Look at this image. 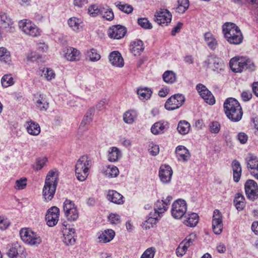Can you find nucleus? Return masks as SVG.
Returning a JSON list of instances; mask_svg holds the SVG:
<instances>
[{
  "label": "nucleus",
  "mask_w": 258,
  "mask_h": 258,
  "mask_svg": "<svg viewBox=\"0 0 258 258\" xmlns=\"http://www.w3.org/2000/svg\"><path fill=\"white\" fill-rule=\"evenodd\" d=\"M224 110L227 118L232 122L240 121L243 111L239 102L233 98L226 99L223 104Z\"/></svg>",
  "instance_id": "nucleus-1"
},
{
  "label": "nucleus",
  "mask_w": 258,
  "mask_h": 258,
  "mask_svg": "<svg viewBox=\"0 0 258 258\" xmlns=\"http://www.w3.org/2000/svg\"><path fill=\"white\" fill-rule=\"evenodd\" d=\"M225 38L230 44L238 45L243 41V35L239 27L234 23L227 22L222 26Z\"/></svg>",
  "instance_id": "nucleus-2"
},
{
  "label": "nucleus",
  "mask_w": 258,
  "mask_h": 258,
  "mask_svg": "<svg viewBox=\"0 0 258 258\" xmlns=\"http://www.w3.org/2000/svg\"><path fill=\"white\" fill-rule=\"evenodd\" d=\"M58 174L56 170H50L48 173L44 187L42 190V195L44 201L48 202L51 201L54 196L56 186L58 182Z\"/></svg>",
  "instance_id": "nucleus-3"
},
{
  "label": "nucleus",
  "mask_w": 258,
  "mask_h": 258,
  "mask_svg": "<svg viewBox=\"0 0 258 258\" xmlns=\"http://www.w3.org/2000/svg\"><path fill=\"white\" fill-rule=\"evenodd\" d=\"M92 164V160L87 155H83L78 160L75 166V173L79 180L83 181L87 178Z\"/></svg>",
  "instance_id": "nucleus-4"
},
{
  "label": "nucleus",
  "mask_w": 258,
  "mask_h": 258,
  "mask_svg": "<svg viewBox=\"0 0 258 258\" xmlns=\"http://www.w3.org/2000/svg\"><path fill=\"white\" fill-rule=\"evenodd\" d=\"M231 70L234 73H241L244 70L252 72L255 70L253 62L246 57L235 56L229 62Z\"/></svg>",
  "instance_id": "nucleus-5"
},
{
  "label": "nucleus",
  "mask_w": 258,
  "mask_h": 258,
  "mask_svg": "<svg viewBox=\"0 0 258 258\" xmlns=\"http://www.w3.org/2000/svg\"><path fill=\"white\" fill-rule=\"evenodd\" d=\"M19 27L26 35L37 37L41 35V30L32 21L24 19L19 22Z\"/></svg>",
  "instance_id": "nucleus-6"
},
{
  "label": "nucleus",
  "mask_w": 258,
  "mask_h": 258,
  "mask_svg": "<svg viewBox=\"0 0 258 258\" xmlns=\"http://www.w3.org/2000/svg\"><path fill=\"white\" fill-rule=\"evenodd\" d=\"M20 235L25 243L32 246H37L42 242L40 235L29 229H22L20 231Z\"/></svg>",
  "instance_id": "nucleus-7"
},
{
  "label": "nucleus",
  "mask_w": 258,
  "mask_h": 258,
  "mask_svg": "<svg viewBox=\"0 0 258 258\" xmlns=\"http://www.w3.org/2000/svg\"><path fill=\"white\" fill-rule=\"evenodd\" d=\"M186 211L187 204L184 200L178 199L172 204L171 212L175 219H181L185 215Z\"/></svg>",
  "instance_id": "nucleus-8"
},
{
  "label": "nucleus",
  "mask_w": 258,
  "mask_h": 258,
  "mask_svg": "<svg viewBox=\"0 0 258 258\" xmlns=\"http://www.w3.org/2000/svg\"><path fill=\"white\" fill-rule=\"evenodd\" d=\"M185 98L182 94L171 96L165 103V108L168 110H173L180 107L185 102Z\"/></svg>",
  "instance_id": "nucleus-9"
},
{
  "label": "nucleus",
  "mask_w": 258,
  "mask_h": 258,
  "mask_svg": "<svg viewBox=\"0 0 258 258\" xmlns=\"http://www.w3.org/2000/svg\"><path fill=\"white\" fill-rule=\"evenodd\" d=\"M205 64L207 65L208 69L218 73L224 70L225 68L223 60L215 55L209 56L205 61Z\"/></svg>",
  "instance_id": "nucleus-10"
},
{
  "label": "nucleus",
  "mask_w": 258,
  "mask_h": 258,
  "mask_svg": "<svg viewBox=\"0 0 258 258\" xmlns=\"http://www.w3.org/2000/svg\"><path fill=\"white\" fill-rule=\"evenodd\" d=\"M63 211L65 216L70 221H75L78 217V212L74 202L66 199L63 203Z\"/></svg>",
  "instance_id": "nucleus-11"
},
{
  "label": "nucleus",
  "mask_w": 258,
  "mask_h": 258,
  "mask_svg": "<svg viewBox=\"0 0 258 258\" xmlns=\"http://www.w3.org/2000/svg\"><path fill=\"white\" fill-rule=\"evenodd\" d=\"M244 188L247 198L251 201L258 198V186L257 183L253 180H247L245 184Z\"/></svg>",
  "instance_id": "nucleus-12"
},
{
  "label": "nucleus",
  "mask_w": 258,
  "mask_h": 258,
  "mask_svg": "<svg viewBox=\"0 0 258 258\" xmlns=\"http://www.w3.org/2000/svg\"><path fill=\"white\" fill-rule=\"evenodd\" d=\"M59 210L56 207H52L47 212L45 220L47 224L49 227L55 225L58 221Z\"/></svg>",
  "instance_id": "nucleus-13"
},
{
  "label": "nucleus",
  "mask_w": 258,
  "mask_h": 258,
  "mask_svg": "<svg viewBox=\"0 0 258 258\" xmlns=\"http://www.w3.org/2000/svg\"><path fill=\"white\" fill-rule=\"evenodd\" d=\"M155 21L159 25H167L172 18L171 13L166 9H160L155 14Z\"/></svg>",
  "instance_id": "nucleus-14"
},
{
  "label": "nucleus",
  "mask_w": 258,
  "mask_h": 258,
  "mask_svg": "<svg viewBox=\"0 0 258 258\" xmlns=\"http://www.w3.org/2000/svg\"><path fill=\"white\" fill-rule=\"evenodd\" d=\"M196 89L206 103L210 105H213L215 103L213 95L205 86L198 84L196 86Z\"/></svg>",
  "instance_id": "nucleus-15"
},
{
  "label": "nucleus",
  "mask_w": 258,
  "mask_h": 258,
  "mask_svg": "<svg viewBox=\"0 0 258 258\" xmlns=\"http://www.w3.org/2000/svg\"><path fill=\"white\" fill-rule=\"evenodd\" d=\"M126 33L125 27L120 25H113L109 28L107 31L110 38L120 39L123 38Z\"/></svg>",
  "instance_id": "nucleus-16"
},
{
  "label": "nucleus",
  "mask_w": 258,
  "mask_h": 258,
  "mask_svg": "<svg viewBox=\"0 0 258 258\" xmlns=\"http://www.w3.org/2000/svg\"><path fill=\"white\" fill-rule=\"evenodd\" d=\"M173 174L171 167L168 165H162L159 171V176L160 180L163 183L170 182Z\"/></svg>",
  "instance_id": "nucleus-17"
},
{
  "label": "nucleus",
  "mask_w": 258,
  "mask_h": 258,
  "mask_svg": "<svg viewBox=\"0 0 258 258\" xmlns=\"http://www.w3.org/2000/svg\"><path fill=\"white\" fill-rule=\"evenodd\" d=\"M7 255L10 258H26L27 253L23 247L15 244L10 248Z\"/></svg>",
  "instance_id": "nucleus-18"
},
{
  "label": "nucleus",
  "mask_w": 258,
  "mask_h": 258,
  "mask_svg": "<svg viewBox=\"0 0 258 258\" xmlns=\"http://www.w3.org/2000/svg\"><path fill=\"white\" fill-rule=\"evenodd\" d=\"M168 128L169 123L167 121L160 120L152 125L151 132L154 135H158L164 133Z\"/></svg>",
  "instance_id": "nucleus-19"
},
{
  "label": "nucleus",
  "mask_w": 258,
  "mask_h": 258,
  "mask_svg": "<svg viewBox=\"0 0 258 258\" xmlns=\"http://www.w3.org/2000/svg\"><path fill=\"white\" fill-rule=\"evenodd\" d=\"M64 57L69 61H78L80 59V51L72 47H68L63 50Z\"/></svg>",
  "instance_id": "nucleus-20"
},
{
  "label": "nucleus",
  "mask_w": 258,
  "mask_h": 258,
  "mask_svg": "<svg viewBox=\"0 0 258 258\" xmlns=\"http://www.w3.org/2000/svg\"><path fill=\"white\" fill-rule=\"evenodd\" d=\"M110 63L114 66L122 68L124 66V60L120 52L118 51L111 52L109 55Z\"/></svg>",
  "instance_id": "nucleus-21"
},
{
  "label": "nucleus",
  "mask_w": 258,
  "mask_h": 258,
  "mask_svg": "<svg viewBox=\"0 0 258 258\" xmlns=\"http://www.w3.org/2000/svg\"><path fill=\"white\" fill-rule=\"evenodd\" d=\"M246 168L249 172L258 166V157L254 154L249 153L245 158Z\"/></svg>",
  "instance_id": "nucleus-22"
},
{
  "label": "nucleus",
  "mask_w": 258,
  "mask_h": 258,
  "mask_svg": "<svg viewBox=\"0 0 258 258\" xmlns=\"http://www.w3.org/2000/svg\"><path fill=\"white\" fill-rule=\"evenodd\" d=\"M175 152L176 157L180 161L187 162L190 157L188 150L183 146H177Z\"/></svg>",
  "instance_id": "nucleus-23"
},
{
  "label": "nucleus",
  "mask_w": 258,
  "mask_h": 258,
  "mask_svg": "<svg viewBox=\"0 0 258 258\" xmlns=\"http://www.w3.org/2000/svg\"><path fill=\"white\" fill-rule=\"evenodd\" d=\"M107 198L110 202L117 205H122L124 203L123 197L114 190H109Z\"/></svg>",
  "instance_id": "nucleus-24"
},
{
  "label": "nucleus",
  "mask_w": 258,
  "mask_h": 258,
  "mask_svg": "<svg viewBox=\"0 0 258 258\" xmlns=\"http://www.w3.org/2000/svg\"><path fill=\"white\" fill-rule=\"evenodd\" d=\"M115 236V232L112 229H106L98 233L99 242L107 243L113 239Z\"/></svg>",
  "instance_id": "nucleus-25"
},
{
  "label": "nucleus",
  "mask_w": 258,
  "mask_h": 258,
  "mask_svg": "<svg viewBox=\"0 0 258 258\" xmlns=\"http://www.w3.org/2000/svg\"><path fill=\"white\" fill-rule=\"evenodd\" d=\"M231 168L233 171V180L238 182L241 177L242 168L240 162L237 160H234L231 163Z\"/></svg>",
  "instance_id": "nucleus-26"
},
{
  "label": "nucleus",
  "mask_w": 258,
  "mask_h": 258,
  "mask_svg": "<svg viewBox=\"0 0 258 258\" xmlns=\"http://www.w3.org/2000/svg\"><path fill=\"white\" fill-rule=\"evenodd\" d=\"M144 49V44L141 40H136L131 43L130 50L135 55H140Z\"/></svg>",
  "instance_id": "nucleus-27"
},
{
  "label": "nucleus",
  "mask_w": 258,
  "mask_h": 258,
  "mask_svg": "<svg viewBox=\"0 0 258 258\" xmlns=\"http://www.w3.org/2000/svg\"><path fill=\"white\" fill-rule=\"evenodd\" d=\"M75 230L74 228L69 229V231H67L63 233V241L67 245H72L75 243L76 239Z\"/></svg>",
  "instance_id": "nucleus-28"
},
{
  "label": "nucleus",
  "mask_w": 258,
  "mask_h": 258,
  "mask_svg": "<svg viewBox=\"0 0 258 258\" xmlns=\"http://www.w3.org/2000/svg\"><path fill=\"white\" fill-rule=\"evenodd\" d=\"M137 116V111L134 109H130L123 113V120L127 124H132L136 121Z\"/></svg>",
  "instance_id": "nucleus-29"
},
{
  "label": "nucleus",
  "mask_w": 258,
  "mask_h": 258,
  "mask_svg": "<svg viewBox=\"0 0 258 258\" xmlns=\"http://www.w3.org/2000/svg\"><path fill=\"white\" fill-rule=\"evenodd\" d=\"M121 152L116 147H112L108 151V159L111 162L117 161L121 157Z\"/></svg>",
  "instance_id": "nucleus-30"
},
{
  "label": "nucleus",
  "mask_w": 258,
  "mask_h": 258,
  "mask_svg": "<svg viewBox=\"0 0 258 258\" xmlns=\"http://www.w3.org/2000/svg\"><path fill=\"white\" fill-rule=\"evenodd\" d=\"M26 129L28 133L33 136H37L40 132L39 124L32 120L27 122Z\"/></svg>",
  "instance_id": "nucleus-31"
},
{
  "label": "nucleus",
  "mask_w": 258,
  "mask_h": 258,
  "mask_svg": "<svg viewBox=\"0 0 258 258\" xmlns=\"http://www.w3.org/2000/svg\"><path fill=\"white\" fill-rule=\"evenodd\" d=\"M205 41L211 50H215L217 46V41L211 32H207L204 35Z\"/></svg>",
  "instance_id": "nucleus-32"
},
{
  "label": "nucleus",
  "mask_w": 258,
  "mask_h": 258,
  "mask_svg": "<svg viewBox=\"0 0 258 258\" xmlns=\"http://www.w3.org/2000/svg\"><path fill=\"white\" fill-rule=\"evenodd\" d=\"M152 94L151 89L147 87L139 88L137 90V94L139 99L142 101L150 99Z\"/></svg>",
  "instance_id": "nucleus-33"
},
{
  "label": "nucleus",
  "mask_w": 258,
  "mask_h": 258,
  "mask_svg": "<svg viewBox=\"0 0 258 258\" xmlns=\"http://www.w3.org/2000/svg\"><path fill=\"white\" fill-rule=\"evenodd\" d=\"M168 207L164 200H158L154 205L155 214L160 216V214L164 213L168 209Z\"/></svg>",
  "instance_id": "nucleus-34"
},
{
  "label": "nucleus",
  "mask_w": 258,
  "mask_h": 258,
  "mask_svg": "<svg viewBox=\"0 0 258 258\" xmlns=\"http://www.w3.org/2000/svg\"><path fill=\"white\" fill-rule=\"evenodd\" d=\"M199 216L197 214L192 213L188 215L186 219L183 222V223L189 227H195L198 223Z\"/></svg>",
  "instance_id": "nucleus-35"
},
{
  "label": "nucleus",
  "mask_w": 258,
  "mask_h": 258,
  "mask_svg": "<svg viewBox=\"0 0 258 258\" xmlns=\"http://www.w3.org/2000/svg\"><path fill=\"white\" fill-rule=\"evenodd\" d=\"M190 125L188 122L185 120H181L179 122L177 130L181 135L187 134L190 130Z\"/></svg>",
  "instance_id": "nucleus-36"
},
{
  "label": "nucleus",
  "mask_w": 258,
  "mask_h": 258,
  "mask_svg": "<svg viewBox=\"0 0 258 258\" xmlns=\"http://www.w3.org/2000/svg\"><path fill=\"white\" fill-rule=\"evenodd\" d=\"M0 61L6 63L11 61L10 52L4 47H0Z\"/></svg>",
  "instance_id": "nucleus-37"
},
{
  "label": "nucleus",
  "mask_w": 258,
  "mask_h": 258,
  "mask_svg": "<svg viewBox=\"0 0 258 258\" xmlns=\"http://www.w3.org/2000/svg\"><path fill=\"white\" fill-rule=\"evenodd\" d=\"M245 199L240 194H237L234 200V205L238 211H241L245 206Z\"/></svg>",
  "instance_id": "nucleus-38"
},
{
  "label": "nucleus",
  "mask_w": 258,
  "mask_h": 258,
  "mask_svg": "<svg viewBox=\"0 0 258 258\" xmlns=\"http://www.w3.org/2000/svg\"><path fill=\"white\" fill-rule=\"evenodd\" d=\"M164 81L167 84H173L176 81V75L172 71H167L162 76Z\"/></svg>",
  "instance_id": "nucleus-39"
},
{
  "label": "nucleus",
  "mask_w": 258,
  "mask_h": 258,
  "mask_svg": "<svg viewBox=\"0 0 258 258\" xmlns=\"http://www.w3.org/2000/svg\"><path fill=\"white\" fill-rule=\"evenodd\" d=\"M177 7L176 8V12L183 14L188 8L189 6V2L188 0H178L177 2Z\"/></svg>",
  "instance_id": "nucleus-40"
},
{
  "label": "nucleus",
  "mask_w": 258,
  "mask_h": 258,
  "mask_svg": "<svg viewBox=\"0 0 258 258\" xmlns=\"http://www.w3.org/2000/svg\"><path fill=\"white\" fill-rule=\"evenodd\" d=\"M68 25L74 31H78L82 23L81 19L76 17L71 18L68 20Z\"/></svg>",
  "instance_id": "nucleus-41"
},
{
  "label": "nucleus",
  "mask_w": 258,
  "mask_h": 258,
  "mask_svg": "<svg viewBox=\"0 0 258 258\" xmlns=\"http://www.w3.org/2000/svg\"><path fill=\"white\" fill-rule=\"evenodd\" d=\"M37 107L41 111H46L49 107V104L42 95H39V98L36 101Z\"/></svg>",
  "instance_id": "nucleus-42"
},
{
  "label": "nucleus",
  "mask_w": 258,
  "mask_h": 258,
  "mask_svg": "<svg viewBox=\"0 0 258 258\" xmlns=\"http://www.w3.org/2000/svg\"><path fill=\"white\" fill-rule=\"evenodd\" d=\"M86 55L90 60L93 62L99 60L101 58V56L98 53L97 50L94 48L88 49L86 52Z\"/></svg>",
  "instance_id": "nucleus-43"
},
{
  "label": "nucleus",
  "mask_w": 258,
  "mask_h": 258,
  "mask_svg": "<svg viewBox=\"0 0 258 258\" xmlns=\"http://www.w3.org/2000/svg\"><path fill=\"white\" fill-rule=\"evenodd\" d=\"M150 217L143 223V226L146 229L153 227V225L157 223L159 217L157 214L155 213L153 215L150 214Z\"/></svg>",
  "instance_id": "nucleus-44"
},
{
  "label": "nucleus",
  "mask_w": 258,
  "mask_h": 258,
  "mask_svg": "<svg viewBox=\"0 0 258 258\" xmlns=\"http://www.w3.org/2000/svg\"><path fill=\"white\" fill-rule=\"evenodd\" d=\"M14 80L11 74L5 75L1 79V83L3 87H8L14 84Z\"/></svg>",
  "instance_id": "nucleus-45"
},
{
  "label": "nucleus",
  "mask_w": 258,
  "mask_h": 258,
  "mask_svg": "<svg viewBox=\"0 0 258 258\" xmlns=\"http://www.w3.org/2000/svg\"><path fill=\"white\" fill-rule=\"evenodd\" d=\"M102 11H104V7L99 8L95 5H92L88 8V12L92 17H96L101 14Z\"/></svg>",
  "instance_id": "nucleus-46"
},
{
  "label": "nucleus",
  "mask_w": 258,
  "mask_h": 258,
  "mask_svg": "<svg viewBox=\"0 0 258 258\" xmlns=\"http://www.w3.org/2000/svg\"><path fill=\"white\" fill-rule=\"evenodd\" d=\"M102 17L108 21H111L114 18V14L112 9L104 8V11L100 14Z\"/></svg>",
  "instance_id": "nucleus-47"
},
{
  "label": "nucleus",
  "mask_w": 258,
  "mask_h": 258,
  "mask_svg": "<svg viewBox=\"0 0 258 258\" xmlns=\"http://www.w3.org/2000/svg\"><path fill=\"white\" fill-rule=\"evenodd\" d=\"M196 238V235L194 233H191L187 236L181 243H184L183 245L187 246V247L188 248L194 244Z\"/></svg>",
  "instance_id": "nucleus-48"
},
{
  "label": "nucleus",
  "mask_w": 258,
  "mask_h": 258,
  "mask_svg": "<svg viewBox=\"0 0 258 258\" xmlns=\"http://www.w3.org/2000/svg\"><path fill=\"white\" fill-rule=\"evenodd\" d=\"M27 179L26 177H22L20 179L17 180L15 182L14 188L17 190H22L24 189L27 185Z\"/></svg>",
  "instance_id": "nucleus-49"
},
{
  "label": "nucleus",
  "mask_w": 258,
  "mask_h": 258,
  "mask_svg": "<svg viewBox=\"0 0 258 258\" xmlns=\"http://www.w3.org/2000/svg\"><path fill=\"white\" fill-rule=\"evenodd\" d=\"M116 6L121 11L125 13H131L133 11L132 6L127 4H122L120 2L116 3Z\"/></svg>",
  "instance_id": "nucleus-50"
},
{
  "label": "nucleus",
  "mask_w": 258,
  "mask_h": 258,
  "mask_svg": "<svg viewBox=\"0 0 258 258\" xmlns=\"http://www.w3.org/2000/svg\"><path fill=\"white\" fill-rule=\"evenodd\" d=\"M106 175L109 177H116L118 173L119 170L118 168L114 166H109L106 170Z\"/></svg>",
  "instance_id": "nucleus-51"
},
{
  "label": "nucleus",
  "mask_w": 258,
  "mask_h": 258,
  "mask_svg": "<svg viewBox=\"0 0 258 258\" xmlns=\"http://www.w3.org/2000/svg\"><path fill=\"white\" fill-rule=\"evenodd\" d=\"M108 220L111 224L117 225L119 224L121 222L120 216L115 213H111L109 214L108 216Z\"/></svg>",
  "instance_id": "nucleus-52"
},
{
  "label": "nucleus",
  "mask_w": 258,
  "mask_h": 258,
  "mask_svg": "<svg viewBox=\"0 0 258 258\" xmlns=\"http://www.w3.org/2000/svg\"><path fill=\"white\" fill-rule=\"evenodd\" d=\"M209 128L211 133L217 134L220 130L221 125L217 121H212L209 123Z\"/></svg>",
  "instance_id": "nucleus-53"
},
{
  "label": "nucleus",
  "mask_w": 258,
  "mask_h": 258,
  "mask_svg": "<svg viewBox=\"0 0 258 258\" xmlns=\"http://www.w3.org/2000/svg\"><path fill=\"white\" fill-rule=\"evenodd\" d=\"M47 161V159L46 157H40L36 159V165L34 166V169L36 170H41L44 166H45L46 163Z\"/></svg>",
  "instance_id": "nucleus-54"
},
{
  "label": "nucleus",
  "mask_w": 258,
  "mask_h": 258,
  "mask_svg": "<svg viewBox=\"0 0 258 258\" xmlns=\"http://www.w3.org/2000/svg\"><path fill=\"white\" fill-rule=\"evenodd\" d=\"M138 24L144 29H150L152 28L151 23L149 21L147 18H140L138 20Z\"/></svg>",
  "instance_id": "nucleus-55"
},
{
  "label": "nucleus",
  "mask_w": 258,
  "mask_h": 258,
  "mask_svg": "<svg viewBox=\"0 0 258 258\" xmlns=\"http://www.w3.org/2000/svg\"><path fill=\"white\" fill-rule=\"evenodd\" d=\"M212 223L214 224H223L222 214L218 210L214 211Z\"/></svg>",
  "instance_id": "nucleus-56"
},
{
  "label": "nucleus",
  "mask_w": 258,
  "mask_h": 258,
  "mask_svg": "<svg viewBox=\"0 0 258 258\" xmlns=\"http://www.w3.org/2000/svg\"><path fill=\"white\" fill-rule=\"evenodd\" d=\"M42 74L44 77L47 80H51L55 77V74L54 71L50 68L44 69L42 71Z\"/></svg>",
  "instance_id": "nucleus-57"
},
{
  "label": "nucleus",
  "mask_w": 258,
  "mask_h": 258,
  "mask_svg": "<svg viewBox=\"0 0 258 258\" xmlns=\"http://www.w3.org/2000/svg\"><path fill=\"white\" fill-rule=\"evenodd\" d=\"M156 250L154 247L147 249L141 255V258H154Z\"/></svg>",
  "instance_id": "nucleus-58"
},
{
  "label": "nucleus",
  "mask_w": 258,
  "mask_h": 258,
  "mask_svg": "<svg viewBox=\"0 0 258 258\" xmlns=\"http://www.w3.org/2000/svg\"><path fill=\"white\" fill-rule=\"evenodd\" d=\"M184 243H180L176 249V253L178 256H182L186 252L188 248L183 245Z\"/></svg>",
  "instance_id": "nucleus-59"
},
{
  "label": "nucleus",
  "mask_w": 258,
  "mask_h": 258,
  "mask_svg": "<svg viewBox=\"0 0 258 258\" xmlns=\"http://www.w3.org/2000/svg\"><path fill=\"white\" fill-rule=\"evenodd\" d=\"M148 151L152 156H156L159 152V147L158 145L151 143L149 145Z\"/></svg>",
  "instance_id": "nucleus-60"
},
{
  "label": "nucleus",
  "mask_w": 258,
  "mask_h": 258,
  "mask_svg": "<svg viewBox=\"0 0 258 258\" xmlns=\"http://www.w3.org/2000/svg\"><path fill=\"white\" fill-rule=\"evenodd\" d=\"M92 116L93 115L91 111L87 112L82 120L81 125H85L90 123L92 120Z\"/></svg>",
  "instance_id": "nucleus-61"
},
{
  "label": "nucleus",
  "mask_w": 258,
  "mask_h": 258,
  "mask_svg": "<svg viewBox=\"0 0 258 258\" xmlns=\"http://www.w3.org/2000/svg\"><path fill=\"white\" fill-rule=\"evenodd\" d=\"M10 222L7 218L0 216V229L2 230L6 229L10 225Z\"/></svg>",
  "instance_id": "nucleus-62"
},
{
  "label": "nucleus",
  "mask_w": 258,
  "mask_h": 258,
  "mask_svg": "<svg viewBox=\"0 0 258 258\" xmlns=\"http://www.w3.org/2000/svg\"><path fill=\"white\" fill-rule=\"evenodd\" d=\"M223 224H214L212 223V228L215 234L219 235L221 234L223 230Z\"/></svg>",
  "instance_id": "nucleus-63"
},
{
  "label": "nucleus",
  "mask_w": 258,
  "mask_h": 258,
  "mask_svg": "<svg viewBox=\"0 0 258 258\" xmlns=\"http://www.w3.org/2000/svg\"><path fill=\"white\" fill-rule=\"evenodd\" d=\"M237 139L242 144H244L246 143L248 137L247 135L244 133H239L237 135Z\"/></svg>",
  "instance_id": "nucleus-64"
}]
</instances>
